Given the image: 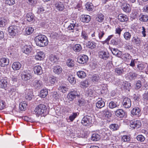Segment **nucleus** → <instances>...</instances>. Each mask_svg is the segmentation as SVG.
Listing matches in <instances>:
<instances>
[{
    "instance_id": "1",
    "label": "nucleus",
    "mask_w": 148,
    "mask_h": 148,
    "mask_svg": "<svg viewBox=\"0 0 148 148\" xmlns=\"http://www.w3.org/2000/svg\"><path fill=\"white\" fill-rule=\"evenodd\" d=\"M34 40L36 45L40 47L46 46L48 44L47 37L44 35H40L37 36L35 38Z\"/></svg>"
},
{
    "instance_id": "2",
    "label": "nucleus",
    "mask_w": 148,
    "mask_h": 148,
    "mask_svg": "<svg viewBox=\"0 0 148 148\" xmlns=\"http://www.w3.org/2000/svg\"><path fill=\"white\" fill-rule=\"evenodd\" d=\"M36 115H41L42 116L46 115L49 112L45 105L43 104H40L35 108L34 110Z\"/></svg>"
},
{
    "instance_id": "3",
    "label": "nucleus",
    "mask_w": 148,
    "mask_h": 148,
    "mask_svg": "<svg viewBox=\"0 0 148 148\" xmlns=\"http://www.w3.org/2000/svg\"><path fill=\"white\" fill-rule=\"evenodd\" d=\"M20 30L19 27L16 26H11L9 27L8 31L10 35L14 36L20 32Z\"/></svg>"
},
{
    "instance_id": "4",
    "label": "nucleus",
    "mask_w": 148,
    "mask_h": 148,
    "mask_svg": "<svg viewBox=\"0 0 148 148\" xmlns=\"http://www.w3.org/2000/svg\"><path fill=\"white\" fill-rule=\"evenodd\" d=\"M92 117L90 116H85L82 120L81 123L85 126L90 125L92 123Z\"/></svg>"
},
{
    "instance_id": "5",
    "label": "nucleus",
    "mask_w": 148,
    "mask_h": 148,
    "mask_svg": "<svg viewBox=\"0 0 148 148\" xmlns=\"http://www.w3.org/2000/svg\"><path fill=\"white\" fill-rule=\"evenodd\" d=\"M77 97H80L81 95L78 94L76 91L73 90L70 92L68 94L67 97L69 100L71 101H73L74 99Z\"/></svg>"
},
{
    "instance_id": "6",
    "label": "nucleus",
    "mask_w": 148,
    "mask_h": 148,
    "mask_svg": "<svg viewBox=\"0 0 148 148\" xmlns=\"http://www.w3.org/2000/svg\"><path fill=\"white\" fill-rule=\"evenodd\" d=\"M130 126L134 129H137L140 127L141 123L139 120L135 119H133L130 121Z\"/></svg>"
},
{
    "instance_id": "7",
    "label": "nucleus",
    "mask_w": 148,
    "mask_h": 148,
    "mask_svg": "<svg viewBox=\"0 0 148 148\" xmlns=\"http://www.w3.org/2000/svg\"><path fill=\"white\" fill-rule=\"evenodd\" d=\"M24 96L25 99L28 100H30L32 98L33 92L32 90L26 89L25 90Z\"/></svg>"
},
{
    "instance_id": "8",
    "label": "nucleus",
    "mask_w": 148,
    "mask_h": 148,
    "mask_svg": "<svg viewBox=\"0 0 148 148\" xmlns=\"http://www.w3.org/2000/svg\"><path fill=\"white\" fill-rule=\"evenodd\" d=\"M122 104L123 107L126 108H128L131 106V99L127 97L124 98L123 100Z\"/></svg>"
},
{
    "instance_id": "9",
    "label": "nucleus",
    "mask_w": 148,
    "mask_h": 148,
    "mask_svg": "<svg viewBox=\"0 0 148 148\" xmlns=\"http://www.w3.org/2000/svg\"><path fill=\"white\" fill-rule=\"evenodd\" d=\"M99 56L102 59L106 60L109 58L110 55L108 51H102L99 52Z\"/></svg>"
},
{
    "instance_id": "10",
    "label": "nucleus",
    "mask_w": 148,
    "mask_h": 148,
    "mask_svg": "<svg viewBox=\"0 0 148 148\" xmlns=\"http://www.w3.org/2000/svg\"><path fill=\"white\" fill-rule=\"evenodd\" d=\"M88 60V56L85 55L79 56L77 59V62L79 63L84 64L86 63Z\"/></svg>"
},
{
    "instance_id": "11",
    "label": "nucleus",
    "mask_w": 148,
    "mask_h": 148,
    "mask_svg": "<svg viewBox=\"0 0 148 148\" xmlns=\"http://www.w3.org/2000/svg\"><path fill=\"white\" fill-rule=\"evenodd\" d=\"M33 86L37 89H39L42 86V82L40 80L36 79L32 81Z\"/></svg>"
},
{
    "instance_id": "12",
    "label": "nucleus",
    "mask_w": 148,
    "mask_h": 148,
    "mask_svg": "<svg viewBox=\"0 0 148 148\" xmlns=\"http://www.w3.org/2000/svg\"><path fill=\"white\" fill-rule=\"evenodd\" d=\"M32 49V47L31 45H26L22 48V51L26 54H28L31 52Z\"/></svg>"
},
{
    "instance_id": "13",
    "label": "nucleus",
    "mask_w": 148,
    "mask_h": 148,
    "mask_svg": "<svg viewBox=\"0 0 148 148\" xmlns=\"http://www.w3.org/2000/svg\"><path fill=\"white\" fill-rule=\"evenodd\" d=\"M131 42L133 44L138 45H140L142 42L141 39L136 36L132 38Z\"/></svg>"
},
{
    "instance_id": "14",
    "label": "nucleus",
    "mask_w": 148,
    "mask_h": 148,
    "mask_svg": "<svg viewBox=\"0 0 148 148\" xmlns=\"http://www.w3.org/2000/svg\"><path fill=\"white\" fill-rule=\"evenodd\" d=\"M8 84V80L6 78L3 79L0 81V88L6 90Z\"/></svg>"
},
{
    "instance_id": "15",
    "label": "nucleus",
    "mask_w": 148,
    "mask_h": 148,
    "mask_svg": "<svg viewBox=\"0 0 148 148\" xmlns=\"http://www.w3.org/2000/svg\"><path fill=\"white\" fill-rule=\"evenodd\" d=\"M9 60L6 58H2L0 59V66L2 67H4L9 64Z\"/></svg>"
},
{
    "instance_id": "16",
    "label": "nucleus",
    "mask_w": 148,
    "mask_h": 148,
    "mask_svg": "<svg viewBox=\"0 0 148 148\" xmlns=\"http://www.w3.org/2000/svg\"><path fill=\"white\" fill-rule=\"evenodd\" d=\"M55 5L56 9L59 11H62L64 8L63 3L60 1L56 2Z\"/></svg>"
},
{
    "instance_id": "17",
    "label": "nucleus",
    "mask_w": 148,
    "mask_h": 148,
    "mask_svg": "<svg viewBox=\"0 0 148 148\" xmlns=\"http://www.w3.org/2000/svg\"><path fill=\"white\" fill-rule=\"evenodd\" d=\"M121 7L123 11L126 13H129L131 11V8L128 4L123 3L122 4Z\"/></svg>"
},
{
    "instance_id": "18",
    "label": "nucleus",
    "mask_w": 148,
    "mask_h": 148,
    "mask_svg": "<svg viewBox=\"0 0 148 148\" xmlns=\"http://www.w3.org/2000/svg\"><path fill=\"white\" fill-rule=\"evenodd\" d=\"M140 114V110L138 107L134 108L131 111V114L133 116H139Z\"/></svg>"
},
{
    "instance_id": "19",
    "label": "nucleus",
    "mask_w": 148,
    "mask_h": 148,
    "mask_svg": "<svg viewBox=\"0 0 148 148\" xmlns=\"http://www.w3.org/2000/svg\"><path fill=\"white\" fill-rule=\"evenodd\" d=\"M35 73L38 75H41L42 73V67L40 66H36L34 68Z\"/></svg>"
},
{
    "instance_id": "20",
    "label": "nucleus",
    "mask_w": 148,
    "mask_h": 148,
    "mask_svg": "<svg viewBox=\"0 0 148 148\" xmlns=\"http://www.w3.org/2000/svg\"><path fill=\"white\" fill-rule=\"evenodd\" d=\"M115 113L116 115L120 118H123L125 115V112L121 109L117 110L116 111Z\"/></svg>"
},
{
    "instance_id": "21",
    "label": "nucleus",
    "mask_w": 148,
    "mask_h": 148,
    "mask_svg": "<svg viewBox=\"0 0 148 148\" xmlns=\"http://www.w3.org/2000/svg\"><path fill=\"white\" fill-rule=\"evenodd\" d=\"M101 113L103 117L108 118L110 116V113L109 112L108 108H106L102 111Z\"/></svg>"
},
{
    "instance_id": "22",
    "label": "nucleus",
    "mask_w": 148,
    "mask_h": 148,
    "mask_svg": "<svg viewBox=\"0 0 148 148\" xmlns=\"http://www.w3.org/2000/svg\"><path fill=\"white\" fill-rule=\"evenodd\" d=\"M21 65L20 62H16L13 63L12 65V68L14 70H18L21 67Z\"/></svg>"
},
{
    "instance_id": "23",
    "label": "nucleus",
    "mask_w": 148,
    "mask_h": 148,
    "mask_svg": "<svg viewBox=\"0 0 148 148\" xmlns=\"http://www.w3.org/2000/svg\"><path fill=\"white\" fill-rule=\"evenodd\" d=\"M44 56V53L43 52L40 51L38 52L35 56V58L37 60H42Z\"/></svg>"
},
{
    "instance_id": "24",
    "label": "nucleus",
    "mask_w": 148,
    "mask_h": 148,
    "mask_svg": "<svg viewBox=\"0 0 148 148\" xmlns=\"http://www.w3.org/2000/svg\"><path fill=\"white\" fill-rule=\"evenodd\" d=\"M21 77L22 79L24 80H27L31 77L30 74L26 72L23 73L21 74Z\"/></svg>"
},
{
    "instance_id": "25",
    "label": "nucleus",
    "mask_w": 148,
    "mask_h": 148,
    "mask_svg": "<svg viewBox=\"0 0 148 148\" xmlns=\"http://www.w3.org/2000/svg\"><path fill=\"white\" fill-rule=\"evenodd\" d=\"M82 95H81L80 97H78L77 99V105L79 106H81L84 105L85 104V100L84 99L82 98Z\"/></svg>"
},
{
    "instance_id": "26",
    "label": "nucleus",
    "mask_w": 148,
    "mask_h": 148,
    "mask_svg": "<svg viewBox=\"0 0 148 148\" xmlns=\"http://www.w3.org/2000/svg\"><path fill=\"white\" fill-rule=\"evenodd\" d=\"M126 71L125 69L123 66L120 67L119 68H116L115 69V72L118 75H120L124 71Z\"/></svg>"
},
{
    "instance_id": "27",
    "label": "nucleus",
    "mask_w": 148,
    "mask_h": 148,
    "mask_svg": "<svg viewBox=\"0 0 148 148\" xmlns=\"http://www.w3.org/2000/svg\"><path fill=\"white\" fill-rule=\"evenodd\" d=\"M105 105V102L104 101L101 99L100 100H99L96 103V107L98 108H101L103 107Z\"/></svg>"
},
{
    "instance_id": "28",
    "label": "nucleus",
    "mask_w": 148,
    "mask_h": 148,
    "mask_svg": "<svg viewBox=\"0 0 148 148\" xmlns=\"http://www.w3.org/2000/svg\"><path fill=\"white\" fill-rule=\"evenodd\" d=\"M62 69L61 67L59 66H55L53 68V71L56 74H59L62 72Z\"/></svg>"
},
{
    "instance_id": "29",
    "label": "nucleus",
    "mask_w": 148,
    "mask_h": 148,
    "mask_svg": "<svg viewBox=\"0 0 148 148\" xmlns=\"http://www.w3.org/2000/svg\"><path fill=\"white\" fill-rule=\"evenodd\" d=\"M91 79L93 83H96L99 81L100 78L98 75L95 74L92 76Z\"/></svg>"
},
{
    "instance_id": "30",
    "label": "nucleus",
    "mask_w": 148,
    "mask_h": 148,
    "mask_svg": "<svg viewBox=\"0 0 148 148\" xmlns=\"http://www.w3.org/2000/svg\"><path fill=\"white\" fill-rule=\"evenodd\" d=\"M138 74L135 73L130 72L128 74V76L131 80H134L137 77Z\"/></svg>"
},
{
    "instance_id": "31",
    "label": "nucleus",
    "mask_w": 148,
    "mask_h": 148,
    "mask_svg": "<svg viewBox=\"0 0 148 148\" xmlns=\"http://www.w3.org/2000/svg\"><path fill=\"white\" fill-rule=\"evenodd\" d=\"M100 138V136L99 134L97 133H94L92 134L91 139L93 141H97L99 140Z\"/></svg>"
},
{
    "instance_id": "32",
    "label": "nucleus",
    "mask_w": 148,
    "mask_h": 148,
    "mask_svg": "<svg viewBox=\"0 0 148 148\" xmlns=\"http://www.w3.org/2000/svg\"><path fill=\"white\" fill-rule=\"evenodd\" d=\"M34 31V29L32 27H27L25 29V33L27 35H30Z\"/></svg>"
},
{
    "instance_id": "33",
    "label": "nucleus",
    "mask_w": 148,
    "mask_h": 148,
    "mask_svg": "<svg viewBox=\"0 0 148 148\" xmlns=\"http://www.w3.org/2000/svg\"><path fill=\"white\" fill-rule=\"evenodd\" d=\"M48 93V92L47 89H43L41 90L40 95L41 97L44 98L47 96Z\"/></svg>"
},
{
    "instance_id": "34",
    "label": "nucleus",
    "mask_w": 148,
    "mask_h": 148,
    "mask_svg": "<svg viewBox=\"0 0 148 148\" xmlns=\"http://www.w3.org/2000/svg\"><path fill=\"white\" fill-rule=\"evenodd\" d=\"M73 49L75 52H79L82 50V47L80 44H77L73 47Z\"/></svg>"
},
{
    "instance_id": "35",
    "label": "nucleus",
    "mask_w": 148,
    "mask_h": 148,
    "mask_svg": "<svg viewBox=\"0 0 148 148\" xmlns=\"http://www.w3.org/2000/svg\"><path fill=\"white\" fill-rule=\"evenodd\" d=\"M49 58L51 61L53 63L57 61L58 58L55 55L52 54L49 57Z\"/></svg>"
},
{
    "instance_id": "36",
    "label": "nucleus",
    "mask_w": 148,
    "mask_h": 148,
    "mask_svg": "<svg viewBox=\"0 0 148 148\" xmlns=\"http://www.w3.org/2000/svg\"><path fill=\"white\" fill-rule=\"evenodd\" d=\"M85 7L87 10L89 11H92L94 8L92 4L90 3H87L85 5Z\"/></svg>"
},
{
    "instance_id": "37",
    "label": "nucleus",
    "mask_w": 148,
    "mask_h": 148,
    "mask_svg": "<svg viewBox=\"0 0 148 148\" xmlns=\"http://www.w3.org/2000/svg\"><path fill=\"white\" fill-rule=\"evenodd\" d=\"M77 76L80 78H83L86 76V74L84 71H80L77 73Z\"/></svg>"
},
{
    "instance_id": "38",
    "label": "nucleus",
    "mask_w": 148,
    "mask_h": 148,
    "mask_svg": "<svg viewBox=\"0 0 148 148\" xmlns=\"http://www.w3.org/2000/svg\"><path fill=\"white\" fill-rule=\"evenodd\" d=\"M121 58L124 60L127 61L130 58L131 56L130 54L128 53H125L121 54Z\"/></svg>"
},
{
    "instance_id": "39",
    "label": "nucleus",
    "mask_w": 148,
    "mask_h": 148,
    "mask_svg": "<svg viewBox=\"0 0 148 148\" xmlns=\"http://www.w3.org/2000/svg\"><path fill=\"white\" fill-rule=\"evenodd\" d=\"M131 138L129 135H123L121 138V141L123 142H129L130 141Z\"/></svg>"
},
{
    "instance_id": "40",
    "label": "nucleus",
    "mask_w": 148,
    "mask_h": 148,
    "mask_svg": "<svg viewBox=\"0 0 148 148\" xmlns=\"http://www.w3.org/2000/svg\"><path fill=\"white\" fill-rule=\"evenodd\" d=\"M27 106V103L21 102L19 104V109L21 111H24L26 110V108Z\"/></svg>"
},
{
    "instance_id": "41",
    "label": "nucleus",
    "mask_w": 148,
    "mask_h": 148,
    "mask_svg": "<svg viewBox=\"0 0 148 148\" xmlns=\"http://www.w3.org/2000/svg\"><path fill=\"white\" fill-rule=\"evenodd\" d=\"M110 127L111 130L114 131L118 130L119 126L117 124H112L110 125Z\"/></svg>"
},
{
    "instance_id": "42",
    "label": "nucleus",
    "mask_w": 148,
    "mask_h": 148,
    "mask_svg": "<svg viewBox=\"0 0 148 148\" xmlns=\"http://www.w3.org/2000/svg\"><path fill=\"white\" fill-rule=\"evenodd\" d=\"M58 89L62 92L63 93H65L67 91L68 89L65 86L61 85L59 86L58 88Z\"/></svg>"
},
{
    "instance_id": "43",
    "label": "nucleus",
    "mask_w": 148,
    "mask_h": 148,
    "mask_svg": "<svg viewBox=\"0 0 148 148\" xmlns=\"http://www.w3.org/2000/svg\"><path fill=\"white\" fill-rule=\"evenodd\" d=\"M66 64L68 66L71 67L74 66V62L72 59H69L67 60Z\"/></svg>"
},
{
    "instance_id": "44",
    "label": "nucleus",
    "mask_w": 148,
    "mask_h": 148,
    "mask_svg": "<svg viewBox=\"0 0 148 148\" xmlns=\"http://www.w3.org/2000/svg\"><path fill=\"white\" fill-rule=\"evenodd\" d=\"M96 43L92 41H89L88 43V47L91 49H94L96 47Z\"/></svg>"
},
{
    "instance_id": "45",
    "label": "nucleus",
    "mask_w": 148,
    "mask_h": 148,
    "mask_svg": "<svg viewBox=\"0 0 148 148\" xmlns=\"http://www.w3.org/2000/svg\"><path fill=\"white\" fill-rule=\"evenodd\" d=\"M112 53L114 55H115L117 56L118 57H120L121 55V52H118L119 51L117 49H115L113 48L112 50Z\"/></svg>"
},
{
    "instance_id": "46",
    "label": "nucleus",
    "mask_w": 148,
    "mask_h": 148,
    "mask_svg": "<svg viewBox=\"0 0 148 148\" xmlns=\"http://www.w3.org/2000/svg\"><path fill=\"white\" fill-rule=\"evenodd\" d=\"M49 80L52 84H54L57 81V78L53 76H51L49 77Z\"/></svg>"
},
{
    "instance_id": "47",
    "label": "nucleus",
    "mask_w": 148,
    "mask_h": 148,
    "mask_svg": "<svg viewBox=\"0 0 148 148\" xmlns=\"http://www.w3.org/2000/svg\"><path fill=\"white\" fill-rule=\"evenodd\" d=\"M82 88H84L88 87L89 85L88 82L87 80L82 81L80 83Z\"/></svg>"
},
{
    "instance_id": "48",
    "label": "nucleus",
    "mask_w": 148,
    "mask_h": 148,
    "mask_svg": "<svg viewBox=\"0 0 148 148\" xmlns=\"http://www.w3.org/2000/svg\"><path fill=\"white\" fill-rule=\"evenodd\" d=\"M68 79L71 83L73 84L75 83V79L72 75L69 76L68 78Z\"/></svg>"
},
{
    "instance_id": "49",
    "label": "nucleus",
    "mask_w": 148,
    "mask_h": 148,
    "mask_svg": "<svg viewBox=\"0 0 148 148\" xmlns=\"http://www.w3.org/2000/svg\"><path fill=\"white\" fill-rule=\"evenodd\" d=\"M131 36V34L128 32H125L124 34V38L127 40H129Z\"/></svg>"
},
{
    "instance_id": "50",
    "label": "nucleus",
    "mask_w": 148,
    "mask_h": 148,
    "mask_svg": "<svg viewBox=\"0 0 148 148\" xmlns=\"http://www.w3.org/2000/svg\"><path fill=\"white\" fill-rule=\"evenodd\" d=\"M15 3V0H5V4L10 6L13 5Z\"/></svg>"
},
{
    "instance_id": "51",
    "label": "nucleus",
    "mask_w": 148,
    "mask_h": 148,
    "mask_svg": "<svg viewBox=\"0 0 148 148\" xmlns=\"http://www.w3.org/2000/svg\"><path fill=\"white\" fill-rule=\"evenodd\" d=\"M108 106L110 108L113 109L117 107V105L115 102L111 101L109 103Z\"/></svg>"
},
{
    "instance_id": "52",
    "label": "nucleus",
    "mask_w": 148,
    "mask_h": 148,
    "mask_svg": "<svg viewBox=\"0 0 148 148\" xmlns=\"http://www.w3.org/2000/svg\"><path fill=\"white\" fill-rule=\"evenodd\" d=\"M94 91L91 89H88L86 91V94L88 96L92 97Z\"/></svg>"
},
{
    "instance_id": "53",
    "label": "nucleus",
    "mask_w": 148,
    "mask_h": 148,
    "mask_svg": "<svg viewBox=\"0 0 148 148\" xmlns=\"http://www.w3.org/2000/svg\"><path fill=\"white\" fill-rule=\"evenodd\" d=\"M136 138L138 140L141 142L144 141L145 140V137L142 135H138Z\"/></svg>"
},
{
    "instance_id": "54",
    "label": "nucleus",
    "mask_w": 148,
    "mask_h": 148,
    "mask_svg": "<svg viewBox=\"0 0 148 148\" xmlns=\"http://www.w3.org/2000/svg\"><path fill=\"white\" fill-rule=\"evenodd\" d=\"M141 86L142 84H141V82L139 80L137 81L135 87V88L137 90L141 88Z\"/></svg>"
},
{
    "instance_id": "55",
    "label": "nucleus",
    "mask_w": 148,
    "mask_h": 148,
    "mask_svg": "<svg viewBox=\"0 0 148 148\" xmlns=\"http://www.w3.org/2000/svg\"><path fill=\"white\" fill-rule=\"evenodd\" d=\"M143 99L146 101L148 100V92H145L143 95Z\"/></svg>"
},
{
    "instance_id": "56",
    "label": "nucleus",
    "mask_w": 148,
    "mask_h": 148,
    "mask_svg": "<svg viewBox=\"0 0 148 148\" xmlns=\"http://www.w3.org/2000/svg\"><path fill=\"white\" fill-rule=\"evenodd\" d=\"M137 67L139 70H142L145 68V65L143 64L140 63L137 65Z\"/></svg>"
},
{
    "instance_id": "57",
    "label": "nucleus",
    "mask_w": 148,
    "mask_h": 148,
    "mask_svg": "<svg viewBox=\"0 0 148 148\" xmlns=\"http://www.w3.org/2000/svg\"><path fill=\"white\" fill-rule=\"evenodd\" d=\"M52 95L53 97L56 99H58L60 97L59 94H58L56 92H52Z\"/></svg>"
},
{
    "instance_id": "58",
    "label": "nucleus",
    "mask_w": 148,
    "mask_h": 148,
    "mask_svg": "<svg viewBox=\"0 0 148 148\" xmlns=\"http://www.w3.org/2000/svg\"><path fill=\"white\" fill-rule=\"evenodd\" d=\"M77 116V113H73L72 115H70L69 116V119L71 121H72Z\"/></svg>"
},
{
    "instance_id": "59",
    "label": "nucleus",
    "mask_w": 148,
    "mask_h": 148,
    "mask_svg": "<svg viewBox=\"0 0 148 148\" xmlns=\"http://www.w3.org/2000/svg\"><path fill=\"white\" fill-rule=\"evenodd\" d=\"M82 38L85 40L87 39L88 38V34L85 31H82Z\"/></svg>"
},
{
    "instance_id": "60",
    "label": "nucleus",
    "mask_w": 148,
    "mask_h": 148,
    "mask_svg": "<svg viewBox=\"0 0 148 148\" xmlns=\"http://www.w3.org/2000/svg\"><path fill=\"white\" fill-rule=\"evenodd\" d=\"M34 15L31 12H29L27 13L26 16V18H34Z\"/></svg>"
},
{
    "instance_id": "61",
    "label": "nucleus",
    "mask_w": 148,
    "mask_h": 148,
    "mask_svg": "<svg viewBox=\"0 0 148 148\" xmlns=\"http://www.w3.org/2000/svg\"><path fill=\"white\" fill-rule=\"evenodd\" d=\"M5 106V102L0 99V110L3 109Z\"/></svg>"
},
{
    "instance_id": "62",
    "label": "nucleus",
    "mask_w": 148,
    "mask_h": 148,
    "mask_svg": "<svg viewBox=\"0 0 148 148\" xmlns=\"http://www.w3.org/2000/svg\"><path fill=\"white\" fill-rule=\"evenodd\" d=\"M6 20L5 19H0V27H2L5 25Z\"/></svg>"
},
{
    "instance_id": "63",
    "label": "nucleus",
    "mask_w": 148,
    "mask_h": 148,
    "mask_svg": "<svg viewBox=\"0 0 148 148\" xmlns=\"http://www.w3.org/2000/svg\"><path fill=\"white\" fill-rule=\"evenodd\" d=\"M38 10L37 12L38 13H41L44 11V8L42 6H40L38 8Z\"/></svg>"
},
{
    "instance_id": "64",
    "label": "nucleus",
    "mask_w": 148,
    "mask_h": 148,
    "mask_svg": "<svg viewBox=\"0 0 148 148\" xmlns=\"http://www.w3.org/2000/svg\"><path fill=\"white\" fill-rule=\"evenodd\" d=\"M98 32L99 37V38L100 39L103 37L105 33L103 31H101V30H99V31Z\"/></svg>"
}]
</instances>
